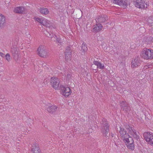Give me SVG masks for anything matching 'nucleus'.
<instances>
[{
  "label": "nucleus",
  "instance_id": "obj_29",
  "mask_svg": "<svg viewBox=\"0 0 153 153\" xmlns=\"http://www.w3.org/2000/svg\"><path fill=\"white\" fill-rule=\"evenodd\" d=\"M6 59L9 62L10 60V55L9 53H7L5 56Z\"/></svg>",
  "mask_w": 153,
  "mask_h": 153
},
{
  "label": "nucleus",
  "instance_id": "obj_39",
  "mask_svg": "<svg viewBox=\"0 0 153 153\" xmlns=\"http://www.w3.org/2000/svg\"><path fill=\"white\" fill-rule=\"evenodd\" d=\"M111 135L112 138L114 136V134H112V133H111Z\"/></svg>",
  "mask_w": 153,
  "mask_h": 153
},
{
  "label": "nucleus",
  "instance_id": "obj_1",
  "mask_svg": "<svg viewBox=\"0 0 153 153\" xmlns=\"http://www.w3.org/2000/svg\"><path fill=\"white\" fill-rule=\"evenodd\" d=\"M141 56L146 60L152 59L153 58V50L150 49H146L142 53Z\"/></svg>",
  "mask_w": 153,
  "mask_h": 153
},
{
  "label": "nucleus",
  "instance_id": "obj_40",
  "mask_svg": "<svg viewBox=\"0 0 153 153\" xmlns=\"http://www.w3.org/2000/svg\"><path fill=\"white\" fill-rule=\"evenodd\" d=\"M122 102L121 103L122 104H123V103H126V101H122Z\"/></svg>",
  "mask_w": 153,
  "mask_h": 153
},
{
  "label": "nucleus",
  "instance_id": "obj_7",
  "mask_svg": "<svg viewBox=\"0 0 153 153\" xmlns=\"http://www.w3.org/2000/svg\"><path fill=\"white\" fill-rule=\"evenodd\" d=\"M47 34L45 33L46 36L49 37L51 38L52 40H53V37L54 38L56 39V41L57 42H58L60 43H62L61 39L58 38L56 35H55V33H53L52 31H50V33L47 32Z\"/></svg>",
  "mask_w": 153,
  "mask_h": 153
},
{
  "label": "nucleus",
  "instance_id": "obj_5",
  "mask_svg": "<svg viewBox=\"0 0 153 153\" xmlns=\"http://www.w3.org/2000/svg\"><path fill=\"white\" fill-rule=\"evenodd\" d=\"M37 51L38 55L41 57H45L48 56V53L42 48V46L39 47Z\"/></svg>",
  "mask_w": 153,
  "mask_h": 153
},
{
  "label": "nucleus",
  "instance_id": "obj_17",
  "mask_svg": "<svg viewBox=\"0 0 153 153\" xmlns=\"http://www.w3.org/2000/svg\"><path fill=\"white\" fill-rule=\"evenodd\" d=\"M146 1V0H142L141 1H140L139 4L140 5V7H138L139 8L144 9L147 8V6H149L148 4Z\"/></svg>",
  "mask_w": 153,
  "mask_h": 153
},
{
  "label": "nucleus",
  "instance_id": "obj_18",
  "mask_svg": "<svg viewBox=\"0 0 153 153\" xmlns=\"http://www.w3.org/2000/svg\"><path fill=\"white\" fill-rule=\"evenodd\" d=\"M12 55L13 58L15 60H17L18 58V51L16 48H13L12 51Z\"/></svg>",
  "mask_w": 153,
  "mask_h": 153
},
{
  "label": "nucleus",
  "instance_id": "obj_16",
  "mask_svg": "<svg viewBox=\"0 0 153 153\" xmlns=\"http://www.w3.org/2000/svg\"><path fill=\"white\" fill-rule=\"evenodd\" d=\"M129 134L132 135L135 139L138 140L139 139L140 136L139 135V133L137 132L136 130L134 129Z\"/></svg>",
  "mask_w": 153,
  "mask_h": 153
},
{
  "label": "nucleus",
  "instance_id": "obj_35",
  "mask_svg": "<svg viewBox=\"0 0 153 153\" xmlns=\"http://www.w3.org/2000/svg\"><path fill=\"white\" fill-rule=\"evenodd\" d=\"M104 76H102V77H101V79L102 80V82L103 84H104V85H105V81L104 80H102V79H103V77Z\"/></svg>",
  "mask_w": 153,
  "mask_h": 153
},
{
  "label": "nucleus",
  "instance_id": "obj_22",
  "mask_svg": "<svg viewBox=\"0 0 153 153\" xmlns=\"http://www.w3.org/2000/svg\"><path fill=\"white\" fill-rule=\"evenodd\" d=\"M93 63L94 64L97 65V67L99 68L100 69H103L104 68V65L103 64L102 65L100 62L97 61H94Z\"/></svg>",
  "mask_w": 153,
  "mask_h": 153
},
{
  "label": "nucleus",
  "instance_id": "obj_33",
  "mask_svg": "<svg viewBox=\"0 0 153 153\" xmlns=\"http://www.w3.org/2000/svg\"><path fill=\"white\" fill-rule=\"evenodd\" d=\"M149 143L151 145H153V137L151 138V139L148 141Z\"/></svg>",
  "mask_w": 153,
  "mask_h": 153
},
{
  "label": "nucleus",
  "instance_id": "obj_24",
  "mask_svg": "<svg viewBox=\"0 0 153 153\" xmlns=\"http://www.w3.org/2000/svg\"><path fill=\"white\" fill-rule=\"evenodd\" d=\"M86 44H84V43H83L82 45V47L81 48V51L85 53V52L88 50L87 47L85 45Z\"/></svg>",
  "mask_w": 153,
  "mask_h": 153
},
{
  "label": "nucleus",
  "instance_id": "obj_2",
  "mask_svg": "<svg viewBox=\"0 0 153 153\" xmlns=\"http://www.w3.org/2000/svg\"><path fill=\"white\" fill-rule=\"evenodd\" d=\"M51 83L52 87L55 89H58L59 88V79L56 77H52L51 79Z\"/></svg>",
  "mask_w": 153,
  "mask_h": 153
},
{
  "label": "nucleus",
  "instance_id": "obj_37",
  "mask_svg": "<svg viewBox=\"0 0 153 153\" xmlns=\"http://www.w3.org/2000/svg\"><path fill=\"white\" fill-rule=\"evenodd\" d=\"M111 24L112 25V26L113 25V24L112 23H110V24H108V25H107L106 26L107 27H110L109 26H111Z\"/></svg>",
  "mask_w": 153,
  "mask_h": 153
},
{
  "label": "nucleus",
  "instance_id": "obj_11",
  "mask_svg": "<svg viewBox=\"0 0 153 153\" xmlns=\"http://www.w3.org/2000/svg\"><path fill=\"white\" fill-rule=\"evenodd\" d=\"M123 139L124 142L127 144L131 143H133L134 142L132 137H131L129 134L126 135L125 137L123 138Z\"/></svg>",
  "mask_w": 153,
  "mask_h": 153
},
{
  "label": "nucleus",
  "instance_id": "obj_32",
  "mask_svg": "<svg viewBox=\"0 0 153 153\" xmlns=\"http://www.w3.org/2000/svg\"><path fill=\"white\" fill-rule=\"evenodd\" d=\"M71 76V75L70 74H68L66 76V79L67 80H69L70 79Z\"/></svg>",
  "mask_w": 153,
  "mask_h": 153
},
{
  "label": "nucleus",
  "instance_id": "obj_38",
  "mask_svg": "<svg viewBox=\"0 0 153 153\" xmlns=\"http://www.w3.org/2000/svg\"><path fill=\"white\" fill-rule=\"evenodd\" d=\"M10 1V0H7V1H5V2L6 3V2L8 3Z\"/></svg>",
  "mask_w": 153,
  "mask_h": 153
},
{
  "label": "nucleus",
  "instance_id": "obj_30",
  "mask_svg": "<svg viewBox=\"0 0 153 153\" xmlns=\"http://www.w3.org/2000/svg\"><path fill=\"white\" fill-rule=\"evenodd\" d=\"M122 108H123V110H124V108H125L128 105L127 103H123V104H122L121 105Z\"/></svg>",
  "mask_w": 153,
  "mask_h": 153
},
{
  "label": "nucleus",
  "instance_id": "obj_34",
  "mask_svg": "<svg viewBox=\"0 0 153 153\" xmlns=\"http://www.w3.org/2000/svg\"><path fill=\"white\" fill-rule=\"evenodd\" d=\"M0 56L2 57H4L5 55L2 52H0Z\"/></svg>",
  "mask_w": 153,
  "mask_h": 153
},
{
  "label": "nucleus",
  "instance_id": "obj_25",
  "mask_svg": "<svg viewBox=\"0 0 153 153\" xmlns=\"http://www.w3.org/2000/svg\"><path fill=\"white\" fill-rule=\"evenodd\" d=\"M134 3V4L135 6L137 7H140V5L139 4L140 1H141L142 0H133Z\"/></svg>",
  "mask_w": 153,
  "mask_h": 153
},
{
  "label": "nucleus",
  "instance_id": "obj_21",
  "mask_svg": "<svg viewBox=\"0 0 153 153\" xmlns=\"http://www.w3.org/2000/svg\"><path fill=\"white\" fill-rule=\"evenodd\" d=\"M40 13L46 15L48 13L49 11L47 8H41L40 9Z\"/></svg>",
  "mask_w": 153,
  "mask_h": 153
},
{
  "label": "nucleus",
  "instance_id": "obj_15",
  "mask_svg": "<svg viewBox=\"0 0 153 153\" xmlns=\"http://www.w3.org/2000/svg\"><path fill=\"white\" fill-rule=\"evenodd\" d=\"M57 107L56 106L52 105L49 106L46 108L47 111L51 114H53L57 110Z\"/></svg>",
  "mask_w": 153,
  "mask_h": 153
},
{
  "label": "nucleus",
  "instance_id": "obj_10",
  "mask_svg": "<svg viewBox=\"0 0 153 153\" xmlns=\"http://www.w3.org/2000/svg\"><path fill=\"white\" fill-rule=\"evenodd\" d=\"M71 50L70 47L68 46L65 50V58L66 59H70L71 56Z\"/></svg>",
  "mask_w": 153,
  "mask_h": 153
},
{
  "label": "nucleus",
  "instance_id": "obj_19",
  "mask_svg": "<svg viewBox=\"0 0 153 153\" xmlns=\"http://www.w3.org/2000/svg\"><path fill=\"white\" fill-rule=\"evenodd\" d=\"M102 26L100 24H96L93 26V32L96 33L98 32L102 29Z\"/></svg>",
  "mask_w": 153,
  "mask_h": 153
},
{
  "label": "nucleus",
  "instance_id": "obj_8",
  "mask_svg": "<svg viewBox=\"0 0 153 153\" xmlns=\"http://www.w3.org/2000/svg\"><path fill=\"white\" fill-rule=\"evenodd\" d=\"M36 20L37 21L44 26H46L47 27H48L50 28H52L53 27L52 26H48V24H49V23H48V22H46L45 19H44L43 18H40L38 17L36 18Z\"/></svg>",
  "mask_w": 153,
  "mask_h": 153
},
{
  "label": "nucleus",
  "instance_id": "obj_26",
  "mask_svg": "<svg viewBox=\"0 0 153 153\" xmlns=\"http://www.w3.org/2000/svg\"><path fill=\"white\" fill-rule=\"evenodd\" d=\"M125 127L128 130L129 133L134 129L132 127L130 126L129 125L125 126Z\"/></svg>",
  "mask_w": 153,
  "mask_h": 153
},
{
  "label": "nucleus",
  "instance_id": "obj_27",
  "mask_svg": "<svg viewBox=\"0 0 153 153\" xmlns=\"http://www.w3.org/2000/svg\"><path fill=\"white\" fill-rule=\"evenodd\" d=\"M102 125H101V131L103 134L105 133V124H104V122L102 121Z\"/></svg>",
  "mask_w": 153,
  "mask_h": 153
},
{
  "label": "nucleus",
  "instance_id": "obj_20",
  "mask_svg": "<svg viewBox=\"0 0 153 153\" xmlns=\"http://www.w3.org/2000/svg\"><path fill=\"white\" fill-rule=\"evenodd\" d=\"M119 133L123 138L125 137L126 135L128 134V133L127 134L126 131L123 128L121 127H120Z\"/></svg>",
  "mask_w": 153,
  "mask_h": 153
},
{
  "label": "nucleus",
  "instance_id": "obj_28",
  "mask_svg": "<svg viewBox=\"0 0 153 153\" xmlns=\"http://www.w3.org/2000/svg\"><path fill=\"white\" fill-rule=\"evenodd\" d=\"M109 124L106 121V136L107 135L106 133L108 134V132L109 131Z\"/></svg>",
  "mask_w": 153,
  "mask_h": 153
},
{
  "label": "nucleus",
  "instance_id": "obj_41",
  "mask_svg": "<svg viewBox=\"0 0 153 153\" xmlns=\"http://www.w3.org/2000/svg\"><path fill=\"white\" fill-rule=\"evenodd\" d=\"M106 137V138H108H108H109V137H108V136H107V137Z\"/></svg>",
  "mask_w": 153,
  "mask_h": 153
},
{
  "label": "nucleus",
  "instance_id": "obj_3",
  "mask_svg": "<svg viewBox=\"0 0 153 153\" xmlns=\"http://www.w3.org/2000/svg\"><path fill=\"white\" fill-rule=\"evenodd\" d=\"M62 93V94L66 97H67L71 94V91L70 88L69 87H65L63 85H61Z\"/></svg>",
  "mask_w": 153,
  "mask_h": 153
},
{
  "label": "nucleus",
  "instance_id": "obj_36",
  "mask_svg": "<svg viewBox=\"0 0 153 153\" xmlns=\"http://www.w3.org/2000/svg\"><path fill=\"white\" fill-rule=\"evenodd\" d=\"M113 82L112 81H108V84H113Z\"/></svg>",
  "mask_w": 153,
  "mask_h": 153
},
{
  "label": "nucleus",
  "instance_id": "obj_13",
  "mask_svg": "<svg viewBox=\"0 0 153 153\" xmlns=\"http://www.w3.org/2000/svg\"><path fill=\"white\" fill-rule=\"evenodd\" d=\"M143 136L144 137L145 140L147 142H148L153 137V134H150V133L148 132H145L143 134Z\"/></svg>",
  "mask_w": 153,
  "mask_h": 153
},
{
  "label": "nucleus",
  "instance_id": "obj_9",
  "mask_svg": "<svg viewBox=\"0 0 153 153\" xmlns=\"http://www.w3.org/2000/svg\"><path fill=\"white\" fill-rule=\"evenodd\" d=\"M31 150L32 153H40V150L37 143H35L33 144Z\"/></svg>",
  "mask_w": 153,
  "mask_h": 153
},
{
  "label": "nucleus",
  "instance_id": "obj_4",
  "mask_svg": "<svg viewBox=\"0 0 153 153\" xmlns=\"http://www.w3.org/2000/svg\"><path fill=\"white\" fill-rule=\"evenodd\" d=\"M113 2L119 5L120 6H123L125 8L128 4V0H113Z\"/></svg>",
  "mask_w": 153,
  "mask_h": 153
},
{
  "label": "nucleus",
  "instance_id": "obj_12",
  "mask_svg": "<svg viewBox=\"0 0 153 153\" xmlns=\"http://www.w3.org/2000/svg\"><path fill=\"white\" fill-rule=\"evenodd\" d=\"M25 8L23 7H19L15 8L14 12L16 13L23 14L25 12Z\"/></svg>",
  "mask_w": 153,
  "mask_h": 153
},
{
  "label": "nucleus",
  "instance_id": "obj_23",
  "mask_svg": "<svg viewBox=\"0 0 153 153\" xmlns=\"http://www.w3.org/2000/svg\"><path fill=\"white\" fill-rule=\"evenodd\" d=\"M127 147L129 149H131V150H134L135 146L134 143H131L128 144Z\"/></svg>",
  "mask_w": 153,
  "mask_h": 153
},
{
  "label": "nucleus",
  "instance_id": "obj_31",
  "mask_svg": "<svg viewBox=\"0 0 153 153\" xmlns=\"http://www.w3.org/2000/svg\"><path fill=\"white\" fill-rule=\"evenodd\" d=\"M131 109V108L130 106H127V107H126L125 108H124V111H125L128 112Z\"/></svg>",
  "mask_w": 153,
  "mask_h": 153
},
{
  "label": "nucleus",
  "instance_id": "obj_6",
  "mask_svg": "<svg viewBox=\"0 0 153 153\" xmlns=\"http://www.w3.org/2000/svg\"><path fill=\"white\" fill-rule=\"evenodd\" d=\"M140 61L138 58V56L136 57L135 59H133L131 62L132 64L131 67L133 68H135L137 67L138 66H140Z\"/></svg>",
  "mask_w": 153,
  "mask_h": 153
},
{
  "label": "nucleus",
  "instance_id": "obj_14",
  "mask_svg": "<svg viewBox=\"0 0 153 153\" xmlns=\"http://www.w3.org/2000/svg\"><path fill=\"white\" fill-rule=\"evenodd\" d=\"M6 19L5 16L0 13V27H3L5 25Z\"/></svg>",
  "mask_w": 153,
  "mask_h": 153
}]
</instances>
